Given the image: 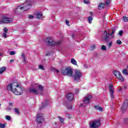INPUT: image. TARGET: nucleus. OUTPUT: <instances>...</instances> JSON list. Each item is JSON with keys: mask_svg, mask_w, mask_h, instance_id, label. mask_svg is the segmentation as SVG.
<instances>
[{"mask_svg": "<svg viewBox=\"0 0 128 128\" xmlns=\"http://www.w3.org/2000/svg\"><path fill=\"white\" fill-rule=\"evenodd\" d=\"M32 2H34V0H26L25 3L23 4V6H19L15 9L14 11V12H18V10H28L30 8V6H32Z\"/></svg>", "mask_w": 128, "mask_h": 128, "instance_id": "nucleus-1", "label": "nucleus"}, {"mask_svg": "<svg viewBox=\"0 0 128 128\" xmlns=\"http://www.w3.org/2000/svg\"><path fill=\"white\" fill-rule=\"evenodd\" d=\"M62 74L64 76H72V69L70 66L67 68H62L61 71Z\"/></svg>", "mask_w": 128, "mask_h": 128, "instance_id": "nucleus-2", "label": "nucleus"}, {"mask_svg": "<svg viewBox=\"0 0 128 128\" xmlns=\"http://www.w3.org/2000/svg\"><path fill=\"white\" fill-rule=\"evenodd\" d=\"M46 43L48 46H60V44H62V42H54L52 40V38L50 37L47 38L45 40Z\"/></svg>", "mask_w": 128, "mask_h": 128, "instance_id": "nucleus-3", "label": "nucleus"}, {"mask_svg": "<svg viewBox=\"0 0 128 128\" xmlns=\"http://www.w3.org/2000/svg\"><path fill=\"white\" fill-rule=\"evenodd\" d=\"M14 22V19L11 18H8L6 16H2L0 20V24H12Z\"/></svg>", "mask_w": 128, "mask_h": 128, "instance_id": "nucleus-4", "label": "nucleus"}, {"mask_svg": "<svg viewBox=\"0 0 128 128\" xmlns=\"http://www.w3.org/2000/svg\"><path fill=\"white\" fill-rule=\"evenodd\" d=\"M16 86V88H18L16 89V88H14V90H12V92H14L16 96H20V94L24 92L22 88V87H20V85H18V84H17Z\"/></svg>", "mask_w": 128, "mask_h": 128, "instance_id": "nucleus-5", "label": "nucleus"}, {"mask_svg": "<svg viewBox=\"0 0 128 128\" xmlns=\"http://www.w3.org/2000/svg\"><path fill=\"white\" fill-rule=\"evenodd\" d=\"M110 34L108 33L106 31H105L103 33V36L102 37V38L104 42H108L110 41V40H112V38L110 37Z\"/></svg>", "mask_w": 128, "mask_h": 128, "instance_id": "nucleus-6", "label": "nucleus"}, {"mask_svg": "<svg viewBox=\"0 0 128 128\" xmlns=\"http://www.w3.org/2000/svg\"><path fill=\"white\" fill-rule=\"evenodd\" d=\"M82 76V74L80 70H75L74 75V80H76V82H79L80 80V78Z\"/></svg>", "mask_w": 128, "mask_h": 128, "instance_id": "nucleus-7", "label": "nucleus"}, {"mask_svg": "<svg viewBox=\"0 0 128 128\" xmlns=\"http://www.w3.org/2000/svg\"><path fill=\"white\" fill-rule=\"evenodd\" d=\"M36 124H42L44 122V118L42 114L40 113L37 114V117L36 118Z\"/></svg>", "mask_w": 128, "mask_h": 128, "instance_id": "nucleus-8", "label": "nucleus"}, {"mask_svg": "<svg viewBox=\"0 0 128 128\" xmlns=\"http://www.w3.org/2000/svg\"><path fill=\"white\" fill-rule=\"evenodd\" d=\"M128 99H126L123 103L122 106L121 107V112L122 114H124V112L128 110Z\"/></svg>", "mask_w": 128, "mask_h": 128, "instance_id": "nucleus-9", "label": "nucleus"}, {"mask_svg": "<svg viewBox=\"0 0 128 128\" xmlns=\"http://www.w3.org/2000/svg\"><path fill=\"white\" fill-rule=\"evenodd\" d=\"M110 0H106L105 1V3H100L98 6V10H102V8H104V6H110Z\"/></svg>", "mask_w": 128, "mask_h": 128, "instance_id": "nucleus-10", "label": "nucleus"}, {"mask_svg": "<svg viewBox=\"0 0 128 128\" xmlns=\"http://www.w3.org/2000/svg\"><path fill=\"white\" fill-rule=\"evenodd\" d=\"M100 126V120H95L90 124L91 128H98Z\"/></svg>", "mask_w": 128, "mask_h": 128, "instance_id": "nucleus-11", "label": "nucleus"}, {"mask_svg": "<svg viewBox=\"0 0 128 128\" xmlns=\"http://www.w3.org/2000/svg\"><path fill=\"white\" fill-rule=\"evenodd\" d=\"M114 74L116 76L118 80H119L120 82H124V77L122 76L120 72L118 71L114 70Z\"/></svg>", "mask_w": 128, "mask_h": 128, "instance_id": "nucleus-12", "label": "nucleus"}, {"mask_svg": "<svg viewBox=\"0 0 128 128\" xmlns=\"http://www.w3.org/2000/svg\"><path fill=\"white\" fill-rule=\"evenodd\" d=\"M28 92L30 94H35L36 96H38V94H40L42 96V92H40V91H38L36 88H30L28 89Z\"/></svg>", "mask_w": 128, "mask_h": 128, "instance_id": "nucleus-13", "label": "nucleus"}, {"mask_svg": "<svg viewBox=\"0 0 128 128\" xmlns=\"http://www.w3.org/2000/svg\"><path fill=\"white\" fill-rule=\"evenodd\" d=\"M91 98H92V96L90 94H87L84 98L83 103L86 104H90V102Z\"/></svg>", "mask_w": 128, "mask_h": 128, "instance_id": "nucleus-14", "label": "nucleus"}, {"mask_svg": "<svg viewBox=\"0 0 128 128\" xmlns=\"http://www.w3.org/2000/svg\"><path fill=\"white\" fill-rule=\"evenodd\" d=\"M108 90L110 92L112 100H114V85L112 84L109 85Z\"/></svg>", "mask_w": 128, "mask_h": 128, "instance_id": "nucleus-15", "label": "nucleus"}, {"mask_svg": "<svg viewBox=\"0 0 128 128\" xmlns=\"http://www.w3.org/2000/svg\"><path fill=\"white\" fill-rule=\"evenodd\" d=\"M66 98L68 100L72 102L74 98V95L72 93H67L66 95Z\"/></svg>", "mask_w": 128, "mask_h": 128, "instance_id": "nucleus-16", "label": "nucleus"}, {"mask_svg": "<svg viewBox=\"0 0 128 128\" xmlns=\"http://www.w3.org/2000/svg\"><path fill=\"white\" fill-rule=\"evenodd\" d=\"M14 86L16 88V86H13L12 84H9L8 85L6 88L7 90H11V92H12V90H14Z\"/></svg>", "mask_w": 128, "mask_h": 128, "instance_id": "nucleus-17", "label": "nucleus"}, {"mask_svg": "<svg viewBox=\"0 0 128 128\" xmlns=\"http://www.w3.org/2000/svg\"><path fill=\"white\" fill-rule=\"evenodd\" d=\"M48 100H46L44 102H42V106H41V107L40 108V110H42V108H46V106L48 104Z\"/></svg>", "mask_w": 128, "mask_h": 128, "instance_id": "nucleus-18", "label": "nucleus"}, {"mask_svg": "<svg viewBox=\"0 0 128 128\" xmlns=\"http://www.w3.org/2000/svg\"><path fill=\"white\" fill-rule=\"evenodd\" d=\"M94 108H95V110H99V112H102L103 110L102 108L100 107L99 106H94Z\"/></svg>", "mask_w": 128, "mask_h": 128, "instance_id": "nucleus-19", "label": "nucleus"}, {"mask_svg": "<svg viewBox=\"0 0 128 128\" xmlns=\"http://www.w3.org/2000/svg\"><path fill=\"white\" fill-rule=\"evenodd\" d=\"M116 27H114V28H112V32L111 34H110V36L112 37V38H114V34L116 32Z\"/></svg>", "mask_w": 128, "mask_h": 128, "instance_id": "nucleus-20", "label": "nucleus"}, {"mask_svg": "<svg viewBox=\"0 0 128 128\" xmlns=\"http://www.w3.org/2000/svg\"><path fill=\"white\" fill-rule=\"evenodd\" d=\"M36 16L38 20H40L42 18V14L40 12H38Z\"/></svg>", "mask_w": 128, "mask_h": 128, "instance_id": "nucleus-21", "label": "nucleus"}, {"mask_svg": "<svg viewBox=\"0 0 128 128\" xmlns=\"http://www.w3.org/2000/svg\"><path fill=\"white\" fill-rule=\"evenodd\" d=\"M6 70V67H2L0 68V74H3V72H4Z\"/></svg>", "mask_w": 128, "mask_h": 128, "instance_id": "nucleus-22", "label": "nucleus"}, {"mask_svg": "<svg viewBox=\"0 0 128 128\" xmlns=\"http://www.w3.org/2000/svg\"><path fill=\"white\" fill-rule=\"evenodd\" d=\"M38 88L39 90V92H42V90H44V86H42V85H38Z\"/></svg>", "mask_w": 128, "mask_h": 128, "instance_id": "nucleus-23", "label": "nucleus"}, {"mask_svg": "<svg viewBox=\"0 0 128 128\" xmlns=\"http://www.w3.org/2000/svg\"><path fill=\"white\" fill-rule=\"evenodd\" d=\"M71 64H74V66H78L77 62L74 58H72L71 60Z\"/></svg>", "mask_w": 128, "mask_h": 128, "instance_id": "nucleus-24", "label": "nucleus"}, {"mask_svg": "<svg viewBox=\"0 0 128 128\" xmlns=\"http://www.w3.org/2000/svg\"><path fill=\"white\" fill-rule=\"evenodd\" d=\"M38 68L39 70H44V66L42 65H39Z\"/></svg>", "mask_w": 128, "mask_h": 128, "instance_id": "nucleus-25", "label": "nucleus"}, {"mask_svg": "<svg viewBox=\"0 0 128 128\" xmlns=\"http://www.w3.org/2000/svg\"><path fill=\"white\" fill-rule=\"evenodd\" d=\"M22 56L24 60V64H26V56H24V54H22Z\"/></svg>", "mask_w": 128, "mask_h": 128, "instance_id": "nucleus-26", "label": "nucleus"}, {"mask_svg": "<svg viewBox=\"0 0 128 128\" xmlns=\"http://www.w3.org/2000/svg\"><path fill=\"white\" fill-rule=\"evenodd\" d=\"M122 73L124 74H126V76H128V70L126 69L123 70Z\"/></svg>", "mask_w": 128, "mask_h": 128, "instance_id": "nucleus-27", "label": "nucleus"}, {"mask_svg": "<svg viewBox=\"0 0 128 128\" xmlns=\"http://www.w3.org/2000/svg\"><path fill=\"white\" fill-rule=\"evenodd\" d=\"M88 22H89V24H92V17L89 16L88 17Z\"/></svg>", "mask_w": 128, "mask_h": 128, "instance_id": "nucleus-28", "label": "nucleus"}, {"mask_svg": "<svg viewBox=\"0 0 128 128\" xmlns=\"http://www.w3.org/2000/svg\"><path fill=\"white\" fill-rule=\"evenodd\" d=\"M58 118L60 119V122H62V124H64V118H62L60 116H58Z\"/></svg>", "mask_w": 128, "mask_h": 128, "instance_id": "nucleus-29", "label": "nucleus"}, {"mask_svg": "<svg viewBox=\"0 0 128 128\" xmlns=\"http://www.w3.org/2000/svg\"><path fill=\"white\" fill-rule=\"evenodd\" d=\"M124 122L125 124H128V118H125L124 119Z\"/></svg>", "mask_w": 128, "mask_h": 128, "instance_id": "nucleus-30", "label": "nucleus"}, {"mask_svg": "<svg viewBox=\"0 0 128 128\" xmlns=\"http://www.w3.org/2000/svg\"><path fill=\"white\" fill-rule=\"evenodd\" d=\"M116 44H118L119 46L122 44V42L120 41V40H118L116 42Z\"/></svg>", "mask_w": 128, "mask_h": 128, "instance_id": "nucleus-31", "label": "nucleus"}, {"mask_svg": "<svg viewBox=\"0 0 128 128\" xmlns=\"http://www.w3.org/2000/svg\"><path fill=\"white\" fill-rule=\"evenodd\" d=\"M14 112L16 114H20V110H18V109L15 108L14 109Z\"/></svg>", "mask_w": 128, "mask_h": 128, "instance_id": "nucleus-32", "label": "nucleus"}, {"mask_svg": "<svg viewBox=\"0 0 128 128\" xmlns=\"http://www.w3.org/2000/svg\"><path fill=\"white\" fill-rule=\"evenodd\" d=\"M102 50H106V47L104 45H102L101 48Z\"/></svg>", "mask_w": 128, "mask_h": 128, "instance_id": "nucleus-33", "label": "nucleus"}, {"mask_svg": "<svg viewBox=\"0 0 128 128\" xmlns=\"http://www.w3.org/2000/svg\"><path fill=\"white\" fill-rule=\"evenodd\" d=\"M6 118L7 120H12V117H10V116H6Z\"/></svg>", "mask_w": 128, "mask_h": 128, "instance_id": "nucleus-34", "label": "nucleus"}, {"mask_svg": "<svg viewBox=\"0 0 128 128\" xmlns=\"http://www.w3.org/2000/svg\"><path fill=\"white\" fill-rule=\"evenodd\" d=\"M123 20H124V22H128V18L126 16H124L123 17Z\"/></svg>", "mask_w": 128, "mask_h": 128, "instance_id": "nucleus-35", "label": "nucleus"}, {"mask_svg": "<svg viewBox=\"0 0 128 128\" xmlns=\"http://www.w3.org/2000/svg\"><path fill=\"white\" fill-rule=\"evenodd\" d=\"M95 48H96V45H92L90 47V50H94Z\"/></svg>", "mask_w": 128, "mask_h": 128, "instance_id": "nucleus-36", "label": "nucleus"}, {"mask_svg": "<svg viewBox=\"0 0 128 128\" xmlns=\"http://www.w3.org/2000/svg\"><path fill=\"white\" fill-rule=\"evenodd\" d=\"M0 128H6V124L0 123Z\"/></svg>", "mask_w": 128, "mask_h": 128, "instance_id": "nucleus-37", "label": "nucleus"}, {"mask_svg": "<svg viewBox=\"0 0 128 128\" xmlns=\"http://www.w3.org/2000/svg\"><path fill=\"white\" fill-rule=\"evenodd\" d=\"M66 108H68V110H72V106L70 105H68L66 106Z\"/></svg>", "mask_w": 128, "mask_h": 128, "instance_id": "nucleus-38", "label": "nucleus"}, {"mask_svg": "<svg viewBox=\"0 0 128 128\" xmlns=\"http://www.w3.org/2000/svg\"><path fill=\"white\" fill-rule=\"evenodd\" d=\"M112 41L109 42V43H107V46L110 47L112 46Z\"/></svg>", "mask_w": 128, "mask_h": 128, "instance_id": "nucleus-39", "label": "nucleus"}, {"mask_svg": "<svg viewBox=\"0 0 128 128\" xmlns=\"http://www.w3.org/2000/svg\"><path fill=\"white\" fill-rule=\"evenodd\" d=\"M14 54H16V52L15 51H11L10 52V56H14Z\"/></svg>", "mask_w": 128, "mask_h": 128, "instance_id": "nucleus-40", "label": "nucleus"}, {"mask_svg": "<svg viewBox=\"0 0 128 128\" xmlns=\"http://www.w3.org/2000/svg\"><path fill=\"white\" fill-rule=\"evenodd\" d=\"M84 4H89L90 1L88 0H84Z\"/></svg>", "mask_w": 128, "mask_h": 128, "instance_id": "nucleus-41", "label": "nucleus"}, {"mask_svg": "<svg viewBox=\"0 0 128 128\" xmlns=\"http://www.w3.org/2000/svg\"><path fill=\"white\" fill-rule=\"evenodd\" d=\"M124 32H122V30H121L118 33V34L119 36H122V34H123Z\"/></svg>", "mask_w": 128, "mask_h": 128, "instance_id": "nucleus-42", "label": "nucleus"}, {"mask_svg": "<svg viewBox=\"0 0 128 128\" xmlns=\"http://www.w3.org/2000/svg\"><path fill=\"white\" fill-rule=\"evenodd\" d=\"M34 18V16L33 15L28 16V18H30V20Z\"/></svg>", "mask_w": 128, "mask_h": 128, "instance_id": "nucleus-43", "label": "nucleus"}, {"mask_svg": "<svg viewBox=\"0 0 128 128\" xmlns=\"http://www.w3.org/2000/svg\"><path fill=\"white\" fill-rule=\"evenodd\" d=\"M4 30L6 34L8 32V29L6 27L4 28Z\"/></svg>", "mask_w": 128, "mask_h": 128, "instance_id": "nucleus-44", "label": "nucleus"}, {"mask_svg": "<svg viewBox=\"0 0 128 128\" xmlns=\"http://www.w3.org/2000/svg\"><path fill=\"white\" fill-rule=\"evenodd\" d=\"M75 92H76V94H78V92H80V90H78V89H76Z\"/></svg>", "mask_w": 128, "mask_h": 128, "instance_id": "nucleus-45", "label": "nucleus"}, {"mask_svg": "<svg viewBox=\"0 0 128 128\" xmlns=\"http://www.w3.org/2000/svg\"><path fill=\"white\" fill-rule=\"evenodd\" d=\"M72 36L73 40H76V36H74V34H72Z\"/></svg>", "mask_w": 128, "mask_h": 128, "instance_id": "nucleus-46", "label": "nucleus"}, {"mask_svg": "<svg viewBox=\"0 0 128 128\" xmlns=\"http://www.w3.org/2000/svg\"><path fill=\"white\" fill-rule=\"evenodd\" d=\"M66 24H67V26H70V21L66 20Z\"/></svg>", "mask_w": 128, "mask_h": 128, "instance_id": "nucleus-47", "label": "nucleus"}, {"mask_svg": "<svg viewBox=\"0 0 128 128\" xmlns=\"http://www.w3.org/2000/svg\"><path fill=\"white\" fill-rule=\"evenodd\" d=\"M3 36L4 38H6V33H4Z\"/></svg>", "mask_w": 128, "mask_h": 128, "instance_id": "nucleus-48", "label": "nucleus"}, {"mask_svg": "<svg viewBox=\"0 0 128 128\" xmlns=\"http://www.w3.org/2000/svg\"><path fill=\"white\" fill-rule=\"evenodd\" d=\"M55 71L56 72H57L58 74V72H60V70H56Z\"/></svg>", "mask_w": 128, "mask_h": 128, "instance_id": "nucleus-49", "label": "nucleus"}, {"mask_svg": "<svg viewBox=\"0 0 128 128\" xmlns=\"http://www.w3.org/2000/svg\"><path fill=\"white\" fill-rule=\"evenodd\" d=\"M7 110H12V108H10V107H8V108H7Z\"/></svg>", "mask_w": 128, "mask_h": 128, "instance_id": "nucleus-50", "label": "nucleus"}, {"mask_svg": "<svg viewBox=\"0 0 128 128\" xmlns=\"http://www.w3.org/2000/svg\"><path fill=\"white\" fill-rule=\"evenodd\" d=\"M50 53H47L46 54V56H50Z\"/></svg>", "mask_w": 128, "mask_h": 128, "instance_id": "nucleus-51", "label": "nucleus"}, {"mask_svg": "<svg viewBox=\"0 0 128 128\" xmlns=\"http://www.w3.org/2000/svg\"><path fill=\"white\" fill-rule=\"evenodd\" d=\"M14 62V60H10V62Z\"/></svg>", "mask_w": 128, "mask_h": 128, "instance_id": "nucleus-52", "label": "nucleus"}, {"mask_svg": "<svg viewBox=\"0 0 128 128\" xmlns=\"http://www.w3.org/2000/svg\"><path fill=\"white\" fill-rule=\"evenodd\" d=\"M10 106H12V102H10L9 103Z\"/></svg>", "mask_w": 128, "mask_h": 128, "instance_id": "nucleus-53", "label": "nucleus"}, {"mask_svg": "<svg viewBox=\"0 0 128 128\" xmlns=\"http://www.w3.org/2000/svg\"><path fill=\"white\" fill-rule=\"evenodd\" d=\"M84 106V104H80V106Z\"/></svg>", "mask_w": 128, "mask_h": 128, "instance_id": "nucleus-54", "label": "nucleus"}, {"mask_svg": "<svg viewBox=\"0 0 128 128\" xmlns=\"http://www.w3.org/2000/svg\"><path fill=\"white\" fill-rule=\"evenodd\" d=\"M2 55H3L2 53H0V56H2Z\"/></svg>", "mask_w": 128, "mask_h": 128, "instance_id": "nucleus-55", "label": "nucleus"}, {"mask_svg": "<svg viewBox=\"0 0 128 128\" xmlns=\"http://www.w3.org/2000/svg\"><path fill=\"white\" fill-rule=\"evenodd\" d=\"M84 68H86V65H84Z\"/></svg>", "mask_w": 128, "mask_h": 128, "instance_id": "nucleus-56", "label": "nucleus"}, {"mask_svg": "<svg viewBox=\"0 0 128 128\" xmlns=\"http://www.w3.org/2000/svg\"><path fill=\"white\" fill-rule=\"evenodd\" d=\"M22 32H24V30H22Z\"/></svg>", "mask_w": 128, "mask_h": 128, "instance_id": "nucleus-57", "label": "nucleus"}, {"mask_svg": "<svg viewBox=\"0 0 128 128\" xmlns=\"http://www.w3.org/2000/svg\"><path fill=\"white\" fill-rule=\"evenodd\" d=\"M2 106V104H0V106Z\"/></svg>", "mask_w": 128, "mask_h": 128, "instance_id": "nucleus-58", "label": "nucleus"}, {"mask_svg": "<svg viewBox=\"0 0 128 128\" xmlns=\"http://www.w3.org/2000/svg\"><path fill=\"white\" fill-rule=\"evenodd\" d=\"M55 124H56V122H55Z\"/></svg>", "mask_w": 128, "mask_h": 128, "instance_id": "nucleus-59", "label": "nucleus"}, {"mask_svg": "<svg viewBox=\"0 0 128 128\" xmlns=\"http://www.w3.org/2000/svg\"><path fill=\"white\" fill-rule=\"evenodd\" d=\"M124 89H126V87H124Z\"/></svg>", "mask_w": 128, "mask_h": 128, "instance_id": "nucleus-60", "label": "nucleus"}]
</instances>
